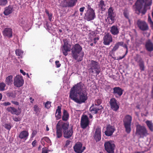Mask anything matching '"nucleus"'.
I'll use <instances>...</instances> for the list:
<instances>
[{"label":"nucleus","mask_w":153,"mask_h":153,"mask_svg":"<svg viewBox=\"0 0 153 153\" xmlns=\"http://www.w3.org/2000/svg\"><path fill=\"white\" fill-rule=\"evenodd\" d=\"M69 114L67 110L64 109L63 112V115L62 116V120L63 121H66L69 118Z\"/></svg>","instance_id":"nucleus-31"},{"label":"nucleus","mask_w":153,"mask_h":153,"mask_svg":"<svg viewBox=\"0 0 153 153\" xmlns=\"http://www.w3.org/2000/svg\"><path fill=\"white\" fill-rule=\"evenodd\" d=\"M132 120L131 116L129 115H127L125 116L123 120L126 131L128 134L131 131V125Z\"/></svg>","instance_id":"nucleus-7"},{"label":"nucleus","mask_w":153,"mask_h":153,"mask_svg":"<svg viewBox=\"0 0 153 153\" xmlns=\"http://www.w3.org/2000/svg\"><path fill=\"white\" fill-rule=\"evenodd\" d=\"M6 110L12 114H16V115H19L21 112V110L19 107L17 109L14 107H9L7 108Z\"/></svg>","instance_id":"nucleus-17"},{"label":"nucleus","mask_w":153,"mask_h":153,"mask_svg":"<svg viewBox=\"0 0 153 153\" xmlns=\"http://www.w3.org/2000/svg\"><path fill=\"white\" fill-rule=\"evenodd\" d=\"M102 105L99 106L98 107L94 105V104L92 105L90 108L89 110L92 114H97L98 113V111L103 109Z\"/></svg>","instance_id":"nucleus-22"},{"label":"nucleus","mask_w":153,"mask_h":153,"mask_svg":"<svg viewBox=\"0 0 153 153\" xmlns=\"http://www.w3.org/2000/svg\"><path fill=\"white\" fill-rule=\"evenodd\" d=\"M112 36L109 33L106 34L103 37V44L105 45H109L112 42Z\"/></svg>","instance_id":"nucleus-19"},{"label":"nucleus","mask_w":153,"mask_h":153,"mask_svg":"<svg viewBox=\"0 0 153 153\" xmlns=\"http://www.w3.org/2000/svg\"><path fill=\"white\" fill-rule=\"evenodd\" d=\"M102 100L100 99H98L95 100L94 101V104L96 106H99L102 102Z\"/></svg>","instance_id":"nucleus-38"},{"label":"nucleus","mask_w":153,"mask_h":153,"mask_svg":"<svg viewBox=\"0 0 153 153\" xmlns=\"http://www.w3.org/2000/svg\"><path fill=\"white\" fill-rule=\"evenodd\" d=\"M30 99L31 100L30 101V102L31 103H33V102L34 101V99H33L32 97H30Z\"/></svg>","instance_id":"nucleus-63"},{"label":"nucleus","mask_w":153,"mask_h":153,"mask_svg":"<svg viewBox=\"0 0 153 153\" xmlns=\"http://www.w3.org/2000/svg\"><path fill=\"white\" fill-rule=\"evenodd\" d=\"M7 2V0H0V5L4 6Z\"/></svg>","instance_id":"nucleus-44"},{"label":"nucleus","mask_w":153,"mask_h":153,"mask_svg":"<svg viewBox=\"0 0 153 153\" xmlns=\"http://www.w3.org/2000/svg\"><path fill=\"white\" fill-rule=\"evenodd\" d=\"M46 26L47 27L48 29L49 30H50V29L51 28V27L49 26V24L48 23L46 24Z\"/></svg>","instance_id":"nucleus-61"},{"label":"nucleus","mask_w":153,"mask_h":153,"mask_svg":"<svg viewBox=\"0 0 153 153\" xmlns=\"http://www.w3.org/2000/svg\"><path fill=\"white\" fill-rule=\"evenodd\" d=\"M13 120L16 122L19 121L20 120V119L19 117H15L13 118Z\"/></svg>","instance_id":"nucleus-56"},{"label":"nucleus","mask_w":153,"mask_h":153,"mask_svg":"<svg viewBox=\"0 0 153 153\" xmlns=\"http://www.w3.org/2000/svg\"><path fill=\"white\" fill-rule=\"evenodd\" d=\"M95 16V13L94 10H87L85 13V19L88 21L93 20Z\"/></svg>","instance_id":"nucleus-20"},{"label":"nucleus","mask_w":153,"mask_h":153,"mask_svg":"<svg viewBox=\"0 0 153 153\" xmlns=\"http://www.w3.org/2000/svg\"><path fill=\"white\" fill-rule=\"evenodd\" d=\"M90 121L88 116L85 114H83L81 119L80 125L81 128L85 129L89 127Z\"/></svg>","instance_id":"nucleus-8"},{"label":"nucleus","mask_w":153,"mask_h":153,"mask_svg":"<svg viewBox=\"0 0 153 153\" xmlns=\"http://www.w3.org/2000/svg\"><path fill=\"white\" fill-rule=\"evenodd\" d=\"M71 142V141L70 140H67L66 142L65 146H68L70 144Z\"/></svg>","instance_id":"nucleus-57"},{"label":"nucleus","mask_w":153,"mask_h":153,"mask_svg":"<svg viewBox=\"0 0 153 153\" xmlns=\"http://www.w3.org/2000/svg\"><path fill=\"white\" fill-rule=\"evenodd\" d=\"M85 149V146H83L81 147V151H82V153L84 151Z\"/></svg>","instance_id":"nucleus-62"},{"label":"nucleus","mask_w":153,"mask_h":153,"mask_svg":"<svg viewBox=\"0 0 153 153\" xmlns=\"http://www.w3.org/2000/svg\"><path fill=\"white\" fill-rule=\"evenodd\" d=\"M150 24L152 29L153 30V22Z\"/></svg>","instance_id":"nucleus-64"},{"label":"nucleus","mask_w":153,"mask_h":153,"mask_svg":"<svg viewBox=\"0 0 153 153\" xmlns=\"http://www.w3.org/2000/svg\"><path fill=\"white\" fill-rule=\"evenodd\" d=\"M113 10H108V17L107 18L110 19L112 23L114 22L115 20V14L113 11Z\"/></svg>","instance_id":"nucleus-29"},{"label":"nucleus","mask_w":153,"mask_h":153,"mask_svg":"<svg viewBox=\"0 0 153 153\" xmlns=\"http://www.w3.org/2000/svg\"><path fill=\"white\" fill-rule=\"evenodd\" d=\"M29 135V133L27 131H21L19 134V137L21 139H23L26 140Z\"/></svg>","instance_id":"nucleus-28"},{"label":"nucleus","mask_w":153,"mask_h":153,"mask_svg":"<svg viewBox=\"0 0 153 153\" xmlns=\"http://www.w3.org/2000/svg\"><path fill=\"white\" fill-rule=\"evenodd\" d=\"M11 102L12 104L16 105H19V102L17 101H11Z\"/></svg>","instance_id":"nucleus-52"},{"label":"nucleus","mask_w":153,"mask_h":153,"mask_svg":"<svg viewBox=\"0 0 153 153\" xmlns=\"http://www.w3.org/2000/svg\"><path fill=\"white\" fill-rule=\"evenodd\" d=\"M42 153H48V149L45 147L42 149Z\"/></svg>","instance_id":"nucleus-51"},{"label":"nucleus","mask_w":153,"mask_h":153,"mask_svg":"<svg viewBox=\"0 0 153 153\" xmlns=\"http://www.w3.org/2000/svg\"><path fill=\"white\" fill-rule=\"evenodd\" d=\"M105 150L108 153H114L115 145L112 141H106L104 143Z\"/></svg>","instance_id":"nucleus-9"},{"label":"nucleus","mask_w":153,"mask_h":153,"mask_svg":"<svg viewBox=\"0 0 153 153\" xmlns=\"http://www.w3.org/2000/svg\"><path fill=\"white\" fill-rule=\"evenodd\" d=\"M34 110L36 112H38L39 111V108L38 106L37 105H35L34 107Z\"/></svg>","instance_id":"nucleus-49"},{"label":"nucleus","mask_w":153,"mask_h":153,"mask_svg":"<svg viewBox=\"0 0 153 153\" xmlns=\"http://www.w3.org/2000/svg\"><path fill=\"white\" fill-rule=\"evenodd\" d=\"M101 128L99 127L96 128L93 137L96 142L99 141L101 140Z\"/></svg>","instance_id":"nucleus-16"},{"label":"nucleus","mask_w":153,"mask_h":153,"mask_svg":"<svg viewBox=\"0 0 153 153\" xmlns=\"http://www.w3.org/2000/svg\"><path fill=\"white\" fill-rule=\"evenodd\" d=\"M44 140L45 141L47 142L48 143H51V141L49 139V138L47 137H43L42 139L41 140Z\"/></svg>","instance_id":"nucleus-43"},{"label":"nucleus","mask_w":153,"mask_h":153,"mask_svg":"<svg viewBox=\"0 0 153 153\" xmlns=\"http://www.w3.org/2000/svg\"><path fill=\"white\" fill-rule=\"evenodd\" d=\"M37 131H36V130H34L33 131V132L32 134V137H34L35 135H36V134H37Z\"/></svg>","instance_id":"nucleus-53"},{"label":"nucleus","mask_w":153,"mask_h":153,"mask_svg":"<svg viewBox=\"0 0 153 153\" xmlns=\"http://www.w3.org/2000/svg\"><path fill=\"white\" fill-rule=\"evenodd\" d=\"M20 73L22 74L23 75H26V73L23 70H22V69H20Z\"/></svg>","instance_id":"nucleus-60"},{"label":"nucleus","mask_w":153,"mask_h":153,"mask_svg":"<svg viewBox=\"0 0 153 153\" xmlns=\"http://www.w3.org/2000/svg\"><path fill=\"white\" fill-rule=\"evenodd\" d=\"M5 128L9 130H10L11 128V126L10 124H6L4 126Z\"/></svg>","instance_id":"nucleus-46"},{"label":"nucleus","mask_w":153,"mask_h":153,"mask_svg":"<svg viewBox=\"0 0 153 153\" xmlns=\"http://www.w3.org/2000/svg\"><path fill=\"white\" fill-rule=\"evenodd\" d=\"M62 126L63 128L64 137L67 139L71 137L73 134L72 126L71 128H68L69 123L68 122L62 123Z\"/></svg>","instance_id":"nucleus-5"},{"label":"nucleus","mask_w":153,"mask_h":153,"mask_svg":"<svg viewBox=\"0 0 153 153\" xmlns=\"http://www.w3.org/2000/svg\"><path fill=\"white\" fill-rule=\"evenodd\" d=\"M15 53L17 56H22L23 55V51L19 49H17L15 50Z\"/></svg>","instance_id":"nucleus-37"},{"label":"nucleus","mask_w":153,"mask_h":153,"mask_svg":"<svg viewBox=\"0 0 153 153\" xmlns=\"http://www.w3.org/2000/svg\"><path fill=\"white\" fill-rule=\"evenodd\" d=\"M110 31L113 35H117L119 32L118 27L117 25H113L111 27Z\"/></svg>","instance_id":"nucleus-27"},{"label":"nucleus","mask_w":153,"mask_h":153,"mask_svg":"<svg viewBox=\"0 0 153 153\" xmlns=\"http://www.w3.org/2000/svg\"><path fill=\"white\" fill-rule=\"evenodd\" d=\"M146 123L150 130L151 131H153V124L152 122L149 120H147Z\"/></svg>","instance_id":"nucleus-33"},{"label":"nucleus","mask_w":153,"mask_h":153,"mask_svg":"<svg viewBox=\"0 0 153 153\" xmlns=\"http://www.w3.org/2000/svg\"><path fill=\"white\" fill-rule=\"evenodd\" d=\"M12 10H4V13L6 16H7L12 13Z\"/></svg>","instance_id":"nucleus-48"},{"label":"nucleus","mask_w":153,"mask_h":153,"mask_svg":"<svg viewBox=\"0 0 153 153\" xmlns=\"http://www.w3.org/2000/svg\"><path fill=\"white\" fill-rule=\"evenodd\" d=\"M6 86L5 84L3 82L0 83V91H3L5 90V87Z\"/></svg>","instance_id":"nucleus-40"},{"label":"nucleus","mask_w":153,"mask_h":153,"mask_svg":"<svg viewBox=\"0 0 153 153\" xmlns=\"http://www.w3.org/2000/svg\"><path fill=\"white\" fill-rule=\"evenodd\" d=\"M24 83V80L22 77L19 75L16 76L14 79L13 84L17 87H20Z\"/></svg>","instance_id":"nucleus-11"},{"label":"nucleus","mask_w":153,"mask_h":153,"mask_svg":"<svg viewBox=\"0 0 153 153\" xmlns=\"http://www.w3.org/2000/svg\"><path fill=\"white\" fill-rule=\"evenodd\" d=\"M83 85L82 82H80L74 86L70 91L71 99L79 104L85 102L88 98V93L83 90Z\"/></svg>","instance_id":"nucleus-1"},{"label":"nucleus","mask_w":153,"mask_h":153,"mask_svg":"<svg viewBox=\"0 0 153 153\" xmlns=\"http://www.w3.org/2000/svg\"><path fill=\"white\" fill-rule=\"evenodd\" d=\"M115 131V129L114 126L108 124L107 125L106 130L104 132V134L107 136H111Z\"/></svg>","instance_id":"nucleus-15"},{"label":"nucleus","mask_w":153,"mask_h":153,"mask_svg":"<svg viewBox=\"0 0 153 153\" xmlns=\"http://www.w3.org/2000/svg\"><path fill=\"white\" fill-rule=\"evenodd\" d=\"M123 42H119L116 43L115 45L111 50L110 51L109 53V56L113 58L114 57L113 56H114L115 52L119 48L120 45L122 46L123 44Z\"/></svg>","instance_id":"nucleus-21"},{"label":"nucleus","mask_w":153,"mask_h":153,"mask_svg":"<svg viewBox=\"0 0 153 153\" xmlns=\"http://www.w3.org/2000/svg\"><path fill=\"white\" fill-rule=\"evenodd\" d=\"M113 93L117 98L120 97L123 94V90L118 87H116L113 88Z\"/></svg>","instance_id":"nucleus-23"},{"label":"nucleus","mask_w":153,"mask_h":153,"mask_svg":"<svg viewBox=\"0 0 153 153\" xmlns=\"http://www.w3.org/2000/svg\"><path fill=\"white\" fill-rule=\"evenodd\" d=\"M145 48L147 51L151 52L153 51V43L150 40H148L146 43Z\"/></svg>","instance_id":"nucleus-26"},{"label":"nucleus","mask_w":153,"mask_h":153,"mask_svg":"<svg viewBox=\"0 0 153 153\" xmlns=\"http://www.w3.org/2000/svg\"><path fill=\"white\" fill-rule=\"evenodd\" d=\"M136 13L138 14H139L140 13H141L142 15L144 14L146 12V10H135Z\"/></svg>","instance_id":"nucleus-45"},{"label":"nucleus","mask_w":153,"mask_h":153,"mask_svg":"<svg viewBox=\"0 0 153 153\" xmlns=\"http://www.w3.org/2000/svg\"><path fill=\"white\" fill-rule=\"evenodd\" d=\"M137 24L139 28L142 31H146L149 29V26L147 23L144 21L138 20Z\"/></svg>","instance_id":"nucleus-14"},{"label":"nucleus","mask_w":153,"mask_h":153,"mask_svg":"<svg viewBox=\"0 0 153 153\" xmlns=\"http://www.w3.org/2000/svg\"><path fill=\"white\" fill-rule=\"evenodd\" d=\"M82 143L79 142L76 143L74 146V150L76 153H82L81 151V147L82 146Z\"/></svg>","instance_id":"nucleus-25"},{"label":"nucleus","mask_w":153,"mask_h":153,"mask_svg":"<svg viewBox=\"0 0 153 153\" xmlns=\"http://www.w3.org/2000/svg\"><path fill=\"white\" fill-rule=\"evenodd\" d=\"M148 22L150 24L153 22L150 16H148Z\"/></svg>","instance_id":"nucleus-54"},{"label":"nucleus","mask_w":153,"mask_h":153,"mask_svg":"<svg viewBox=\"0 0 153 153\" xmlns=\"http://www.w3.org/2000/svg\"><path fill=\"white\" fill-rule=\"evenodd\" d=\"M138 65L140 68V69L141 71H143L145 70V66L144 61L138 63Z\"/></svg>","instance_id":"nucleus-36"},{"label":"nucleus","mask_w":153,"mask_h":153,"mask_svg":"<svg viewBox=\"0 0 153 153\" xmlns=\"http://www.w3.org/2000/svg\"><path fill=\"white\" fill-rule=\"evenodd\" d=\"M55 62L57 68H59L61 66V64L59 61H56Z\"/></svg>","instance_id":"nucleus-50"},{"label":"nucleus","mask_w":153,"mask_h":153,"mask_svg":"<svg viewBox=\"0 0 153 153\" xmlns=\"http://www.w3.org/2000/svg\"><path fill=\"white\" fill-rule=\"evenodd\" d=\"M46 13L48 16L49 19L50 21H53L52 19L53 14L51 13H50L48 10H46Z\"/></svg>","instance_id":"nucleus-39"},{"label":"nucleus","mask_w":153,"mask_h":153,"mask_svg":"<svg viewBox=\"0 0 153 153\" xmlns=\"http://www.w3.org/2000/svg\"><path fill=\"white\" fill-rule=\"evenodd\" d=\"M3 36L5 37L11 38L13 37V30L10 27H6L2 31Z\"/></svg>","instance_id":"nucleus-18"},{"label":"nucleus","mask_w":153,"mask_h":153,"mask_svg":"<svg viewBox=\"0 0 153 153\" xmlns=\"http://www.w3.org/2000/svg\"><path fill=\"white\" fill-rule=\"evenodd\" d=\"M134 59L135 61L138 64L144 61L141 56L138 54H137Z\"/></svg>","instance_id":"nucleus-32"},{"label":"nucleus","mask_w":153,"mask_h":153,"mask_svg":"<svg viewBox=\"0 0 153 153\" xmlns=\"http://www.w3.org/2000/svg\"><path fill=\"white\" fill-rule=\"evenodd\" d=\"M123 14L125 17L127 19H128L129 22L130 21V19H129L128 17V13L126 10L125 11L123 12Z\"/></svg>","instance_id":"nucleus-47"},{"label":"nucleus","mask_w":153,"mask_h":153,"mask_svg":"<svg viewBox=\"0 0 153 153\" xmlns=\"http://www.w3.org/2000/svg\"><path fill=\"white\" fill-rule=\"evenodd\" d=\"M152 3V0H137L134 7L136 10H149Z\"/></svg>","instance_id":"nucleus-3"},{"label":"nucleus","mask_w":153,"mask_h":153,"mask_svg":"<svg viewBox=\"0 0 153 153\" xmlns=\"http://www.w3.org/2000/svg\"><path fill=\"white\" fill-rule=\"evenodd\" d=\"M88 71L91 74H96L98 75L101 71L100 65L98 62L94 60H90L88 64Z\"/></svg>","instance_id":"nucleus-4"},{"label":"nucleus","mask_w":153,"mask_h":153,"mask_svg":"<svg viewBox=\"0 0 153 153\" xmlns=\"http://www.w3.org/2000/svg\"><path fill=\"white\" fill-rule=\"evenodd\" d=\"M51 102L47 101L45 103V107L48 109L50 108L51 106Z\"/></svg>","instance_id":"nucleus-42"},{"label":"nucleus","mask_w":153,"mask_h":153,"mask_svg":"<svg viewBox=\"0 0 153 153\" xmlns=\"http://www.w3.org/2000/svg\"><path fill=\"white\" fill-rule=\"evenodd\" d=\"M111 109L114 111H117L119 108L117 101L114 98H111L109 101Z\"/></svg>","instance_id":"nucleus-13"},{"label":"nucleus","mask_w":153,"mask_h":153,"mask_svg":"<svg viewBox=\"0 0 153 153\" xmlns=\"http://www.w3.org/2000/svg\"><path fill=\"white\" fill-rule=\"evenodd\" d=\"M136 134L141 138H144L149 134L145 127L139 124L136 126Z\"/></svg>","instance_id":"nucleus-6"},{"label":"nucleus","mask_w":153,"mask_h":153,"mask_svg":"<svg viewBox=\"0 0 153 153\" xmlns=\"http://www.w3.org/2000/svg\"><path fill=\"white\" fill-rule=\"evenodd\" d=\"M10 105V103L8 102H4L3 103V105L4 106L9 105Z\"/></svg>","instance_id":"nucleus-55"},{"label":"nucleus","mask_w":153,"mask_h":153,"mask_svg":"<svg viewBox=\"0 0 153 153\" xmlns=\"http://www.w3.org/2000/svg\"><path fill=\"white\" fill-rule=\"evenodd\" d=\"M82 48L78 43L75 44L74 45L71 49V55L72 57L77 62L81 61L84 56V52H82Z\"/></svg>","instance_id":"nucleus-2"},{"label":"nucleus","mask_w":153,"mask_h":153,"mask_svg":"<svg viewBox=\"0 0 153 153\" xmlns=\"http://www.w3.org/2000/svg\"><path fill=\"white\" fill-rule=\"evenodd\" d=\"M13 76L10 75L7 76L5 79V82L7 85H9L10 83H12L13 82Z\"/></svg>","instance_id":"nucleus-34"},{"label":"nucleus","mask_w":153,"mask_h":153,"mask_svg":"<svg viewBox=\"0 0 153 153\" xmlns=\"http://www.w3.org/2000/svg\"><path fill=\"white\" fill-rule=\"evenodd\" d=\"M62 124H59L58 123L56 126V135L58 138H61L62 135L63 128L62 127Z\"/></svg>","instance_id":"nucleus-24"},{"label":"nucleus","mask_w":153,"mask_h":153,"mask_svg":"<svg viewBox=\"0 0 153 153\" xmlns=\"http://www.w3.org/2000/svg\"><path fill=\"white\" fill-rule=\"evenodd\" d=\"M7 95L9 97L14 98L16 97V94L13 92H9L7 94Z\"/></svg>","instance_id":"nucleus-41"},{"label":"nucleus","mask_w":153,"mask_h":153,"mask_svg":"<svg viewBox=\"0 0 153 153\" xmlns=\"http://www.w3.org/2000/svg\"><path fill=\"white\" fill-rule=\"evenodd\" d=\"M61 106H57V109L56 110L55 113V117L56 120H58L61 118Z\"/></svg>","instance_id":"nucleus-30"},{"label":"nucleus","mask_w":153,"mask_h":153,"mask_svg":"<svg viewBox=\"0 0 153 153\" xmlns=\"http://www.w3.org/2000/svg\"><path fill=\"white\" fill-rule=\"evenodd\" d=\"M124 57H125V56H119V58H118L117 59H116L115 58H114V59H117V60H121V59H123V58H124Z\"/></svg>","instance_id":"nucleus-58"},{"label":"nucleus","mask_w":153,"mask_h":153,"mask_svg":"<svg viewBox=\"0 0 153 153\" xmlns=\"http://www.w3.org/2000/svg\"><path fill=\"white\" fill-rule=\"evenodd\" d=\"M106 5L105 4V2L103 0H101L100 1L99 6L101 10H105Z\"/></svg>","instance_id":"nucleus-35"},{"label":"nucleus","mask_w":153,"mask_h":153,"mask_svg":"<svg viewBox=\"0 0 153 153\" xmlns=\"http://www.w3.org/2000/svg\"><path fill=\"white\" fill-rule=\"evenodd\" d=\"M64 45L61 47V50L63 54L66 56L68 54V52L70 51L71 49V45L69 44V41L67 39L63 40Z\"/></svg>","instance_id":"nucleus-10"},{"label":"nucleus","mask_w":153,"mask_h":153,"mask_svg":"<svg viewBox=\"0 0 153 153\" xmlns=\"http://www.w3.org/2000/svg\"><path fill=\"white\" fill-rule=\"evenodd\" d=\"M37 143V141L36 140H34L32 143V144L33 146V147H34L35 146L36 144Z\"/></svg>","instance_id":"nucleus-59"},{"label":"nucleus","mask_w":153,"mask_h":153,"mask_svg":"<svg viewBox=\"0 0 153 153\" xmlns=\"http://www.w3.org/2000/svg\"><path fill=\"white\" fill-rule=\"evenodd\" d=\"M77 0H62L61 5L63 7H73L74 6Z\"/></svg>","instance_id":"nucleus-12"}]
</instances>
